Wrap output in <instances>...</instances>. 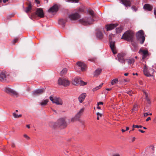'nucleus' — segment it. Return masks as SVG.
Listing matches in <instances>:
<instances>
[{
  "instance_id": "1",
  "label": "nucleus",
  "mask_w": 156,
  "mask_h": 156,
  "mask_svg": "<svg viewBox=\"0 0 156 156\" xmlns=\"http://www.w3.org/2000/svg\"><path fill=\"white\" fill-rule=\"evenodd\" d=\"M134 33L131 30L126 31L123 35L122 38L126 40L129 41H131L132 44L134 47L136 48L137 47V44H135L133 41Z\"/></svg>"
},
{
  "instance_id": "2",
  "label": "nucleus",
  "mask_w": 156,
  "mask_h": 156,
  "mask_svg": "<svg viewBox=\"0 0 156 156\" xmlns=\"http://www.w3.org/2000/svg\"><path fill=\"white\" fill-rule=\"evenodd\" d=\"M88 12L91 16L92 18H93L95 16L94 13L92 10H89ZM80 23L83 25H87L92 24L94 21V20L91 17H86L84 19H80Z\"/></svg>"
},
{
  "instance_id": "3",
  "label": "nucleus",
  "mask_w": 156,
  "mask_h": 156,
  "mask_svg": "<svg viewBox=\"0 0 156 156\" xmlns=\"http://www.w3.org/2000/svg\"><path fill=\"white\" fill-rule=\"evenodd\" d=\"M136 36L140 43L143 44L145 39L144 31L142 30L139 31L136 34Z\"/></svg>"
},
{
  "instance_id": "4",
  "label": "nucleus",
  "mask_w": 156,
  "mask_h": 156,
  "mask_svg": "<svg viewBox=\"0 0 156 156\" xmlns=\"http://www.w3.org/2000/svg\"><path fill=\"white\" fill-rule=\"evenodd\" d=\"M58 84L62 85L65 87L68 86L69 85L70 83V81L64 78H60L58 79Z\"/></svg>"
},
{
  "instance_id": "5",
  "label": "nucleus",
  "mask_w": 156,
  "mask_h": 156,
  "mask_svg": "<svg viewBox=\"0 0 156 156\" xmlns=\"http://www.w3.org/2000/svg\"><path fill=\"white\" fill-rule=\"evenodd\" d=\"M84 110L85 108H82L80 109L79 111L77 112L75 117L72 118L71 121L74 122L78 120L79 118L83 115Z\"/></svg>"
},
{
  "instance_id": "6",
  "label": "nucleus",
  "mask_w": 156,
  "mask_h": 156,
  "mask_svg": "<svg viewBox=\"0 0 156 156\" xmlns=\"http://www.w3.org/2000/svg\"><path fill=\"white\" fill-rule=\"evenodd\" d=\"M9 76V74L6 71H3L0 73V81L5 80L7 77Z\"/></svg>"
},
{
  "instance_id": "7",
  "label": "nucleus",
  "mask_w": 156,
  "mask_h": 156,
  "mask_svg": "<svg viewBox=\"0 0 156 156\" xmlns=\"http://www.w3.org/2000/svg\"><path fill=\"white\" fill-rule=\"evenodd\" d=\"M73 83L75 85L80 84L81 85H84L86 84V83L81 80L78 78H75L73 81Z\"/></svg>"
},
{
  "instance_id": "8",
  "label": "nucleus",
  "mask_w": 156,
  "mask_h": 156,
  "mask_svg": "<svg viewBox=\"0 0 156 156\" xmlns=\"http://www.w3.org/2000/svg\"><path fill=\"white\" fill-rule=\"evenodd\" d=\"M139 53L142 55V59H145L148 55V51L147 50H143L141 48L139 51Z\"/></svg>"
},
{
  "instance_id": "9",
  "label": "nucleus",
  "mask_w": 156,
  "mask_h": 156,
  "mask_svg": "<svg viewBox=\"0 0 156 156\" xmlns=\"http://www.w3.org/2000/svg\"><path fill=\"white\" fill-rule=\"evenodd\" d=\"M59 7V5L57 4H55L48 9V12H49L51 13L56 12L57 11Z\"/></svg>"
},
{
  "instance_id": "10",
  "label": "nucleus",
  "mask_w": 156,
  "mask_h": 156,
  "mask_svg": "<svg viewBox=\"0 0 156 156\" xmlns=\"http://www.w3.org/2000/svg\"><path fill=\"white\" fill-rule=\"evenodd\" d=\"M80 17V16L77 13L71 14L69 16V18L72 20H76L79 18Z\"/></svg>"
},
{
  "instance_id": "11",
  "label": "nucleus",
  "mask_w": 156,
  "mask_h": 156,
  "mask_svg": "<svg viewBox=\"0 0 156 156\" xmlns=\"http://www.w3.org/2000/svg\"><path fill=\"white\" fill-rule=\"evenodd\" d=\"M77 66L80 67L82 71H83L85 70L87 67L86 64L83 62H79L76 63Z\"/></svg>"
},
{
  "instance_id": "12",
  "label": "nucleus",
  "mask_w": 156,
  "mask_h": 156,
  "mask_svg": "<svg viewBox=\"0 0 156 156\" xmlns=\"http://www.w3.org/2000/svg\"><path fill=\"white\" fill-rule=\"evenodd\" d=\"M37 15L39 17L43 18L44 16V14L42 9L39 8L37 9L36 11Z\"/></svg>"
},
{
  "instance_id": "13",
  "label": "nucleus",
  "mask_w": 156,
  "mask_h": 156,
  "mask_svg": "<svg viewBox=\"0 0 156 156\" xmlns=\"http://www.w3.org/2000/svg\"><path fill=\"white\" fill-rule=\"evenodd\" d=\"M44 89L43 88L38 89L32 92V94L34 95H37L41 94L44 93Z\"/></svg>"
},
{
  "instance_id": "14",
  "label": "nucleus",
  "mask_w": 156,
  "mask_h": 156,
  "mask_svg": "<svg viewBox=\"0 0 156 156\" xmlns=\"http://www.w3.org/2000/svg\"><path fill=\"white\" fill-rule=\"evenodd\" d=\"M125 56L124 53H119L118 55V57L119 62L122 63H124L125 60L123 58Z\"/></svg>"
},
{
  "instance_id": "15",
  "label": "nucleus",
  "mask_w": 156,
  "mask_h": 156,
  "mask_svg": "<svg viewBox=\"0 0 156 156\" xmlns=\"http://www.w3.org/2000/svg\"><path fill=\"white\" fill-rule=\"evenodd\" d=\"M5 91L6 92L12 94L13 95L16 96L17 97L18 93L14 90L9 87L5 88Z\"/></svg>"
},
{
  "instance_id": "16",
  "label": "nucleus",
  "mask_w": 156,
  "mask_h": 156,
  "mask_svg": "<svg viewBox=\"0 0 156 156\" xmlns=\"http://www.w3.org/2000/svg\"><path fill=\"white\" fill-rule=\"evenodd\" d=\"M117 25L116 24H111L106 25V27L107 31L112 30L115 28Z\"/></svg>"
},
{
  "instance_id": "17",
  "label": "nucleus",
  "mask_w": 156,
  "mask_h": 156,
  "mask_svg": "<svg viewBox=\"0 0 156 156\" xmlns=\"http://www.w3.org/2000/svg\"><path fill=\"white\" fill-rule=\"evenodd\" d=\"M110 47L113 53L114 54H116L117 53V51L115 46V42L112 41L110 42Z\"/></svg>"
},
{
  "instance_id": "18",
  "label": "nucleus",
  "mask_w": 156,
  "mask_h": 156,
  "mask_svg": "<svg viewBox=\"0 0 156 156\" xmlns=\"http://www.w3.org/2000/svg\"><path fill=\"white\" fill-rule=\"evenodd\" d=\"M86 96V94L85 93H83L80 94L78 97V100L79 102L81 103L84 100Z\"/></svg>"
},
{
  "instance_id": "19",
  "label": "nucleus",
  "mask_w": 156,
  "mask_h": 156,
  "mask_svg": "<svg viewBox=\"0 0 156 156\" xmlns=\"http://www.w3.org/2000/svg\"><path fill=\"white\" fill-rule=\"evenodd\" d=\"M120 1L126 7L131 6V2L129 0H120Z\"/></svg>"
},
{
  "instance_id": "20",
  "label": "nucleus",
  "mask_w": 156,
  "mask_h": 156,
  "mask_svg": "<svg viewBox=\"0 0 156 156\" xmlns=\"http://www.w3.org/2000/svg\"><path fill=\"white\" fill-rule=\"evenodd\" d=\"M54 103H55L57 105H62V100L59 98H55V101Z\"/></svg>"
},
{
  "instance_id": "21",
  "label": "nucleus",
  "mask_w": 156,
  "mask_h": 156,
  "mask_svg": "<svg viewBox=\"0 0 156 156\" xmlns=\"http://www.w3.org/2000/svg\"><path fill=\"white\" fill-rule=\"evenodd\" d=\"M58 122L59 125L63 127H66V121L63 118L60 119L58 120Z\"/></svg>"
},
{
  "instance_id": "22",
  "label": "nucleus",
  "mask_w": 156,
  "mask_h": 156,
  "mask_svg": "<svg viewBox=\"0 0 156 156\" xmlns=\"http://www.w3.org/2000/svg\"><path fill=\"white\" fill-rule=\"evenodd\" d=\"M144 8L146 10L151 11L153 8L152 6L149 4H146L144 6Z\"/></svg>"
},
{
  "instance_id": "23",
  "label": "nucleus",
  "mask_w": 156,
  "mask_h": 156,
  "mask_svg": "<svg viewBox=\"0 0 156 156\" xmlns=\"http://www.w3.org/2000/svg\"><path fill=\"white\" fill-rule=\"evenodd\" d=\"M102 70L101 69H98L94 71V76H97L99 75L101 73Z\"/></svg>"
},
{
  "instance_id": "24",
  "label": "nucleus",
  "mask_w": 156,
  "mask_h": 156,
  "mask_svg": "<svg viewBox=\"0 0 156 156\" xmlns=\"http://www.w3.org/2000/svg\"><path fill=\"white\" fill-rule=\"evenodd\" d=\"M126 60L129 65L133 64L135 62L134 59L132 58L130 59H126Z\"/></svg>"
},
{
  "instance_id": "25",
  "label": "nucleus",
  "mask_w": 156,
  "mask_h": 156,
  "mask_svg": "<svg viewBox=\"0 0 156 156\" xmlns=\"http://www.w3.org/2000/svg\"><path fill=\"white\" fill-rule=\"evenodd\" d=\"M48 100L46 99L44 100H43L41 102H40V104L41 106H44L47 105L48 102Z\"/></svg>"
},
{
  "instance_id": "26",
  "label": "nucleus",
  "mask_w": 156,
  "mask_h": 156,
  "mask_svg": "<svg viewBox=\"0 0 156 156\" xmlns=\"http://www.w3.org/2000/svg\"><path fill=\"white\" fill-rule=\"evenodd\" d=\"M66 21H67L66 20L61 19L59 20L58 23L62 25L63 26H64Z\"/></svg>"
},
{
  "instance_id": "27",
  "label": "nucleus",
  "mask_w": 156,
  "mask_h": 156,
  "mask_svg": "<svg viewBox=\"0 0 156 156\" xmlns=\"http://www.w3.org/2000/svg\"><path fill=\"white\" fill-rule=\"evenodd\" d=\"M97 37L100 39H101L102 38V33L100 31H98L96 34Z\"/></svg>"
},
{
  "instance_id": "28",
  "label": "nucleus",
  "mask_w": 156,
  "mask_h": 156,
  "mask_svg": "<svg viewBox=\"0 0 156 156\" xmlns=\"http://www.w3.org/2000/svg\"><path fill=\"white\" fill-rule=\"evenodd\" d=\"M103 85V83H102L100 85L98 86H97L96 87H95V88H94L93 89V91H95L97 90H98L99 89H100L101 88V87H102V85Z\"/></svg>"
},
{
  "instance_id": "29",
  "label": "nucleus",
  "mask_w": 156,
  "mask_h": 156,
  "mask_svg": "<svg viewBox=\"0 0 156 156\" xmlns=\"http://www.w3.org/2000/svg\"><path fill=\"white\" fill-rule=\"evenodd\" d=\"M31 9V6L30 4L28 5V6L26 10L25 11L26 13L30 11Z\"/></svg>"
},
{
  "instance_id": "30",
  "label": "nucleus",
  "mask_w": 156,
  "mask_h": 156,
  "mask_svg": "<svg viewBox=\"0 0 156 156\" xmlns=\"http://www.w3.org/2000/svg\"><path fill=\"white\" fill-rule=\"evenodd\" d=\"M118 82V80L117 79H115L112 80L111 82V84L112 85H113L114 84H116V83H117Z\"/></svg>"
},
{
  "instance_id": "31",
  "label": "nucleus",
  "mask_w": 156,
  "mask_h": 156,
  "mask_svg": "<svg viewBox=\"0 0 156 156\" xmlns=\"http://www.w3.org/2000/svg\"><path fill=\"white\" fill-rule=\"evenodd\" d=\"M67 69L66 68H64L60 72V74L61 75H63L65 74L66 73Z\"/></svg>"
},
{
  "instance_id": "32",
  "label": "nucleus",
  "mask_w": 156,
  "mask_h": 156,
  "mask_svg": "<svg viewBox=\"0 0 156 156\" xmlns=\"http://www.w3.org/2000/svg\"><path fill=\"white\" fill-rule=\"evenodd\" d=\"M146 73L144 72V74L146 76L148 77H150L152 76V75L151 74L147 71V70L145 71Z\"/></svg>"
},
{
  "instance_id": "33",
  "label": "nucleus",
  "mask_w": 156,
  "mask_h": 156,
  "mask_svg": "<svg viewBox=\"0 0 156 156\" xmlns=\"http://www.w3.org/2000/svg\"><path fill=\"white\" fill-rule=\"evenodd\" d=\"M13 115L14 117L15 118H19L21 117L22 116V115H18L15 113H13Z\"/></svg>"
},
{
  "instance_id": "34",
  "label": "nucleus",
  "mask_w": 156,
  "mask_h": 156,
  "mask_svg": "<svg viewBox=\"0 0 156 156\" xmlns=\"http://www.w3.org/2000/svg\"><path fill=\"white\" fill-rule=\"evenodd\" d=\"M79 0H66V1L69 2L77 3Z\"/></svg>"
},
{
  "instance_id": "35",
  "label": "nucleus",
  "mask_w": 156,
  "mask_h": 156,
  "mask_svg": "<svg viewBox=\"0 0 156 156\" xmlns=\"http://www.w3.org/2000/svg\"><path fill=\"white\" fill-rule=\"evenodd\" d=\"M96 114L97 116V120H99V117H101L102 116V114L99 112H97Z\"/></svg>"
},
{
  "instance_id": "36",
  "label": "nucleus",
  "mask_w": 156,
  "mask_h": 156,
  "mask_svg": "<svg viewBox=\"0 0 156 156\" xmlns=\"http://www.w3.org/2000/svg\"><path fill=\"white\" fill-rule=\"evenodd\" d=\"M116 30L117 33H119L122 31V29L121 27H118L116 28Z\"/></svg>"
},
{
  "instance_id": "37",
  "label": "nucleus",
  "mask_w": 156,
  "mask_h": 156,
  "mask_svg": "<svg viewBox=\"0 0 156 156\" xmlns=\"http://www.w3.org/2000/svg\"><path fill=\"white\" fill-rule=\"evenodd\" d=\"M147 66L146 65H145L144 66V67L143 72L146 73V72H145V71L147 70Z\"/></svg>"
},
{
  "instance_id": "38",
  "label": "nucleus",
  "mask_w": 156,
  "mask_h": 156,
  "mask_svg": "<svg viewBox=\"0 0 156 156\" xmlns=\"http://www.w3.org/2000/svg\"><path fill=\"white\" fill-rule=\"evenodd\" d=\"M142 127V126H139L138 125H133V128L136 127L137 128H141Z\"/></svg>"
},
{
  "instance_id": "39",
  "label": "nucleus",
  "mask_w": 156,
  "mask_h": 156,
  "mask_svg": "<svg viewBox=\"0 0 156 156\" xmlns=\"http://www.w3.org/2000/svg\"><path fill=\"white\" fill-rule=\"evenodd\" d=\"M144 94L145 96V97H146L145 98H146V100L147 99L149 98L148 97V94L147 92L144 91Z\"/></svg>"
},
{
  "instance_id": "40",
  "label": "nucleus",
  "mask_w": 156,
  "mask_h": 156,
  "mask_svg": "<svg viewBox=\"0 0 156 156\" xmlns=\"http://www.w3.org/2000/svg\"><path fill=\"white\" fill-rule=\"evenodd\" d=\"M23 136L27 140H29L30 139V137L28 136H27V134H24L23 135Z\"/></svg>"
},
{
  "instance_id": "41",
  "label": "nucleus",
  "mask_w": 156,
  "mask_h": 156,
  "mask_svg": "<svg viewBox=\"0 0 156 156\" xmlns=\"http://www.w3.org/2000/svg\"><path fill=\"white\" fill-rule=\"evenodd\" d=\"M50 100L53 103H54L55 101V98H53L52 97L50 96L49 97Z\"/></svg>"
},
{
  "instance_id": "42",
  "label": "nucleus",
  "mask_w": 156,
  "mask_h": 156,
  "mask_svg": "<svg viewBox=\"0 0 156 156\" xmlns=\"http://www.w3.org/2000/svg\"><path fill=\"white\" fill-rule=\"evenodd\" d=\"M149 115L148 112L145 113L144 114V117H147Z\"/></svg>"
},
{
  "instance_id": "43",
  "label": "nucleus",
  "mask_w": 156,
  "mask_h": 156,
  "mask_svg": "<svg viewBox=\"0 0 156 156\" xmlns=\"http://www.w3.org/2000/svg\"><path fill=\"white\" fill-rule=\"evenodd\" d=\"M103 104V102H99L98 103V105H102Z\"/></svg>"
},
{
  "instance_id": "44",
  "label": "nucleus",
  "mask_w": 156,
  "mask_h": 156,
  "mask_svg": "<svg viewBox=\"0 0 156 156\" xmlns=\"http://www.w3.org/2000/svg\"><path fill=\"white\" fill-rule=\"evenodd\" d=\"M18 39L17 38L13 40V42L14 43H15L16 42L18 41Z\"/></svg>"
},
{
  "instance_id": "45",
  "label": "nucleus",
  "mask_w": 156,
  "mask_h": 156,
  "mask_svg": "<svg viewBox=\"0 0 156 156\" xmlns=\"http://www.w3.org/2000/svg\"><path fill=\"white\" fill-rule=\"evenodd\" d=\"M126 93L128 94H129L130 96H132V95L130 91H127V92H126Z\"/></svg>"
},
{
  "instance_id": "46",
  "label": "nucleus",
  "mask_w": 156,
  "mask_h": 156,
  "mask_svg": "<svg viewBox=\"0 0 156 156\" xmlns=\"http://www.w3.org/2000/svg\"><path fill=\"white\" fill-rule=\"evenodd\" d=\"M136 107H137V105H134L133 110H136Z\"/></svg>"
},
{
  "instance_id": "47",
  "label": "nucleus",
  "mask_w": 156,
  "mask_h": 156,
  "mask_svg": "<svg viewBox=\"0 0 156 156\" xmlns=\"http://www.w3.org/2000/svg\"><path fill=\"white\" fill-rule=\"evenodd\" d=\"M131 8L133 10H134L135 11L136 10V8H135L134 7L132 6Z\"/></svg>"
},
{
  "instance_id": "48",
  "label": "nucleus",
  "mask_w": 156,
  "mask_h": 156,
  "mask_svg": "<svg viewBox=\"0 0 156 156\" xmlns=\"http://www.w3.org/2000/svg\"><path fill=\"white\" fill-rule=\"evenodd\" d=\"M154 14L155 15H156V8H154Z\"/></svg>"
},
{
  "instance_id": "49",
  "label": "nucleus",
  "mask_w": 156,
  "mask_h": 156,
  "mask_svg": "<svg viewBox=\"0 0 156 156\" xmlns=\"http://www.w3.org/2000/svg\"><path fill=\"white\" fill-rule=\"evenodd\" d=\"M151 119V118L150 117H148L146 121L147 122L149 120H150Z\"/></svg>"
},
{
  "instance_id": "50",
  "label": "nucleus",
  "mask_w": 156,
  "mask_h": 156,
  "mask_svg": "<svg viewBox=\"0 0 156 156\" xmlns=\"http://www.w3.org/2000/svg\"><path fill=\"white\" fill-rule=\"evenodd\" d=\"M112 156H120V155L119 154H116L113 155Z\"/></svg>"
},
{
  "instance_id": "51",
  "label": "nucleus",
  "mask_w": 156,
  "mask_h": 156,
  "mask_svg": "<svg viewBox=\"0 0 156 156\" xmlns=\"http://www.w3.org/2000/svg\"><path fill=\"white\" fill-rule=\"evenodd\" d=\"M146 100L148 103H150V99L149 98L147 99Z\"/></svg>"
},
{
  "instance_id": "52",
  "label": "nucleus",
  "mask_w": 156,
  "mask_h": 156,
  "mask_svg": "<svg viewBox=\"0 0 156 156\" xmlns=\"http://www.w3.org/2000/svg\"><path fill=\"white\" fill-rule=\"evenodd\" d=\"M139 131L140 132H141V133H144V132H145V131H143V130H141V129H139Z\"/></svg>"
},
{
  "instance_id": "53",
  "label": "nucleus",
  "mask_w": 156,
  "mask_h": 156,
  "mask_svg": "<svg viewBox=\"0 0 156 156\" xmlns=\"http://www.w3.org/2000/svg\"><path fill=\"white\" fill-rule=\"evenodd\" d=\"M135 139V138L134 137H133L132 140V142H133Z\"/></svg>"
},
{
  "instance_id": "54",
  "label": "nucleus",
  "mask_w": 156,
  "mask_h": 156,
  "mask_svg": "<svg viewBox=\"0 0 156 156\" xmlns=\"http://www.w3.org/2000/svg\"><path fill=\"white\" fill-rule=\"evenodd\" d=\"M8 0H3V2L4 3H5L6 2H8Z\"/></svg>"
},
{
  "instance_id": "55",
  "label": "nucleus",
  "mask_w": 156,
  "mask_h": 156,
  "mask_svg": "<svg viewBox=\"0 0 156 156\" xmlns=\"http://www.w3.org/2000/svg\"><path fill=\"white\" fill-rule=\"evenodd\" d=\"M26 127L28 128V129H29L30 128V126L29 125H26Z\"/></svg>"
},
{
  "instance_id": "56",
  "label": "nucleus",
  "mask_w": 156,
  "mask_h": 156,
  "mask_svg": "<svg viewBox=\"0 0 156 156\" xmlns=\"http://www.w3.org/2000/svg\"><path fill=\"white\" fill-rule=\"evenodd\" d=\"M129 128L128 127H126V131H127V130H128L129 129Z\"/></svg>"
},
{
  "instance_id": "57",
  "label": "nucleus",
  "mask_w": 156,
  "mask_h": 156,
  "mask_svg": "<svg viewBox=\"0 0 156 156\" xmlns=\"http://www.w3.org/2000/svg\"><path fill=\"white\" fill-rule=\"evenodd\" d=\"M111 35L110 34L109 36V39L111 40L112 39L111 37Z\"/></svg>"
},
{
  "instance_id": "58",
  "label": "nucleus",
  "mask_w": 156,
  "mask_h": 156,
  "mask_svg": "<svg viewBox=\"0 0 156 156\" xmlns=\"http://www.w3.org/2000/svg\"><path fill=\"white\" fill-rule=\"evenodd\" d=\"M133 75H138V74L137 73H133Z\"/></svg>"
},
{
  "instance_id": "59",
  "label": "nucleus",
  "mask_w": 156,
  "mask_h": 156,
  "mask_svg": "<svg viewBox=\"0 0 156 156\" xmlns=\"http://www.w3.org/2000/svg\"><path fill=\"white\" fill-rule=\"evenodd\" d=\"M128 74V73H125L124 74V75L125 76H127Z\"/></svg>"
},
{
  "instance_id": "60",
  "label": "nucleus",
  "mask_w": 156,
  "mask_h": 156,
  "mask_svg": "<svg viewBox=\"0 0 156 156\" xmlns=\"http://www.w3.org/2000/svg\"><path fill=\"white\" fill-rule=\"evenodd\" d=\"M125 131H126V130H124V129H122V132H125Z\"/></svg>"
},
{
  "instance_id": "61",
  "label": "nucleus",
  "mask_w": 156,
  "mask_h": 156,
  "mask_svg": "<svg viewBox=\"0 0 156 156\" xmlns=\"http://www.w3.org/2000/svg\"><path fill=\"white\" fill-rule=\"evenodd\" d=\"M106 89V90H111V89H110V88H107Z\"/></svg>"
},
{
  "instance_id": "62",
  "label": "nucleus",
  "mask_w": 156,
  "mask_h": 156,
  "mask_svg": "<svg viewBox=\"0 0 156 156\" xmlns=\"http://www.w3.org/2000/svg\"><path fill=\"white\" fill-rule=\"evenodd\" d=\"M35 1L37 3H39V2L38 0H36Z\"/></svg>"
},
{
  "instance_id": "63",
  "label": "nucleus",
  "mask_w": 156,
  "mask_h": 156,
  "mask_svg": "<svg viewBox=\"0 0 156 156\" xmlns=\"http://www.w3.org/2000/svg\"><path fill=\"white\" fill-rule=\"evenodd\" d=\"M97 108L98 109H100L101 108L99 106H98L97 107Z\"/></svg>"
},
{
  "instance_id": "64",
  "label": "nucleus",
  "mask_w": 156,
  "mask_h": 156,
  "mask_svg": "<svg viewBox=\"0 0 156 156\" xmlns=\"http://www.w3.org/2000/svg\"><path fill=\"white\" fill-rule=\"evenodd\" d=\"M151 71H152V72H154V70L153 69H151Z\"/></svg>"
}]
</instances>
